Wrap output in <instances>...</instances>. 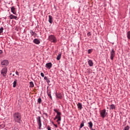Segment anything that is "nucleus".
I'll return each mask as SVG.
<instances>
[{"mask_svg":"<svg viewBox=\"0 0 130 130\" xmlns=\"http://www.w3.org/2000/svg\"><path fill=\"white\" fill-rule=\"evenodd\" d=\"M13 118L14 119L15 122H17L21 124L22 123V114L19 112H15L13 114Z\"/></svg>","mask_w":130,"mask_h":130,"instance_id":"obj_1","label":"nucleus"},{"mask_svg":"<svg viewBox=\"0 0 130 130\" xmlns=\"http://www.w3.org/2000/svg\"><path fill=\"white\" fill-rule=\"evenodd\" d=\"M48 39L50 42L53 43H56L57 42V39H56V37L54 36V35H51L49 36Z\"/></svg>","mask_w":130,"mask_h":130,"instance_id":"obj_2","label":"nucleus"},{"mask_svg":"<svg viewBox=\"0 0 130 130\" xmlns=\"http://www.w3.org/2000/svg\"><path fill=\"white\" fill-rule=\"evenodd\" d=\"M108 113L106 112V109H104L100 111V116L102 118H105L107 116Z\"/></svg>","mask_w":130,"mask_h":130,"instance_id":"obj_3","label":"nucleus"},{"mask_svg":"<svg viewBox=\"0 0 130 130\" xmlns=\"http://www.w3.org/2000/svg\"><path fill=\"white\" fill-rule=\"evenodd\" d=\"M37 122L39 125V129H41V126H42V124L41 123V117L40 116H38L36 117Z\"/></svg>","mask_w":130,"mask_h":130,"instance_id":"obj_4","label":"nucleus"},{"mask_svg":"<svg viewBox=\"0 0 130 130\" xmlns=\"http://www.w3.org/2000/svg\"><path fill=\"white\" fill-rule=\"evenodd\" d=\"M7 73H8V69L7 68H3L1 70V75L4 77V78H6V77H7Z\"/></svg>","mask_w":130,"mask_h":130,"instance_id":"obj_5","label":"nucleus"},{"mask_svg":"<svg viewBox=\"0 0 130 130\" xmlns=\"http://www.w3.org/2000/svg\"><path fill=\"white\" fill-rule=\"evenodd\" d=\"M114 56H115V51H114V49H112L110 51V58L111 60H113Z\"/></svg>","mask_w":130,"mask_h":130,"instance_id":"obj_6","label":"nucleus"},{"mask_svg":"<svg viewBox=\"0 0 130 130\" xmlns=\"http://www.w3.org/2000/svg\"><path fill=\"white\" fill-rule=\"evenodd\" d=\"M1 64L3 67H6V66H8L9 64V61L8 60H4L1 62Z\"/></svg>","mask_w":130,"mask_h":130,"instance_id":"obj_7","label":"nucleus"},{"mask_svg":"<svg viewBox=\"0 0 130 130\" xmlns=\"http://www.w3.org/2000/svg\"><path fill=\"white\" fill-rule=\"evenodd\" d=\"M55 95L56 98L58 99H62V94L60 93H57L56 92H55Z\"/></svg>","mask_w":130,"mask_h":130,"instance_id":"obj_8","label":"nucleus"},{"mask_svg":"<svg viewBox=\"0 0 130 130\" xmlns=\"http://www.w3.org/2000/svg\"><path fill=\"white\" fill-rule=\"evenodd\" d=\"M46 68L48 69V70H50L51 68H52V63L51 62H48L46 64Z\"/></svg>","mask_w":130,"mask_h":130,"instance_id":"obj_9","label":"nucleus"},{"mask_svg":"<svg viewBox=\"0 0 130 130\" xmlns=\"http://www.w3.org/2000/svg\"><path fill=\"white\" fill-rule=\"evenodd\" d=\"M53 111H54V112H56V113H57V116H60V115H61V113L59 112L58 110H57V109H54Z\"/></svg>","mask_w":130,"mask_h":130,"instance_id":"obj_10","label":"nucleus"},{"mask_svg":"<svg viewBox=\"0 0 130 130\" xmlns=\"http://www.w3.org/2000/svg\"><path fill=\"white\" fill-rule=\"evenodd\" d=\"M33 42L35 44H40V40H39L38 39H35L33 40Z\"/></svg>","mask_w":130,"mask_h":130,"instance_id":"obj_11","label":"nucleus"},{"mask_svg":"<svg viewBox=\"0 0 130 130\" xmlns=\"http://www.w3.org/2000/svg\"><path fill=\"white\" fill-rule=\"evenodd\" d=\"M53 22V18L52 17V16L51 15H49V22L50 23V24H52Z\"/></svg>","mask_w":130,"mask_h":130,"instance_id":"obj_12","label":"nucleus"},{"mask_svg":"<svg viewBox=\"0 0 130 130\" xmlns=\"http://www.w3.org/2000/svg\"><path fill=\"white\" fill-rule=\"evenodd\" d=\"M47 93L48 96H49L50 99H51V100H52V96H51V91L50 90H47Z\"/></svg>","mask_w":130,"mask_h":130,"instance_id":"obj_13","label":"nucleus"},{"mask_svg":"<svg viewBox=\"0 0 130 130\" xmlns=\"http://www.w3.org/2000/svg\"><path fill=\"white\" fill-rule=\"evenodd\" d=\"M9 18L11 19V20H12V19H15V20H17V18H18V17L13 15V14H11L9 16Z\"/></svg>","mask_w":130,"mask_h":130,"instance_id":"obj_14","label":"nucleus"},{"mask_svg":"<svg viewBox=\"0 0 130 130\" xmlns=\"http://www.w3.org/2000/svg\"><path fill=\"white\" fill-rule=\"evenodd\" d=\"M88 127H89V129H92V128H93V123H92V121H90L88 123Z\"/></svg>","mask_w":130,"mask_h":130,"instance_id":"obj_15","label":"nucleus"},{"mask_svg":"<svg viewBox=\"0 0 130 130\" xmlns=\"http://www.w3.org/2000/svg\"><path fill=\"white\" fill-rule=\"evenodd\" d=\"M88 63L89 67H93L94 63H93V61L92 60H89L88 61Z\"/></svg>","mask_w":130,"mask_h":130,"instance_id":"obj_16","label":"nucleus"},{"mask_svg":"<svg viewBox=\"0 0 130 130\" xmlns=\"http://www.w3.org/2000/svg\"><path fill=\"white\" fill-rule=\"evenodd\" d=\"M44 80H45V81H46V82L48 84H49V83H50V80L49 78H47V77L45 76L44 78Z\"/></svg>","mask_w":130,"mask_h":130,"instance_id":"obj_17","label":"nucleus"},{"mask_svg":"<svg viewBox=\"0 0 130 130\" xmlns=\"http://www.w3.org/2000/svg\"><path fill=\"white\" fill-rule=\"evenodd\" d=\"M77 107L79 109H82L83 108L82 104L81 103H78V104H77Z\"/></svg>","mask_w":130,"mask_h":130,"instance_id":"obj_18","label":"nucleus"},{"mask_svg":"<svg viewBox=\"0 0 130 130\" xmlns=\"http://www.w3.org/2000/svg\"><path fill=\"white\" fill-rule=\"evenodd\" d=\"M110 109L111 110H113V109H115V105L114 104H112L110 105Z\"/></svg>","mask_w":130,"mask_h":130,"instance_id":"obj_19","label":"nucleus"},{"mask_svg":"<svg viewBox=\"0 0 130 130\" xmlns=\"http://www.w3.org/2000/svg\"><path fill=\"white\" fill-rule=\"evenodd\" d=\"M15 7H11V12L12 13H13V14H14V15H16V12H15Z\"/></svg>","mask_w":130,"mask_h":130,"instance_id":"obj_20","label":"nucleus"},{"mask_svg":"<svg viewBox=\"0 0 130 130\" xmlns=\"http://www.w3.org/2000/svg\"><path fill=\"white\" fill-rule=\"evenodd\" d=\"M17 86V79H15L13 82V88H16Z\"/></svg>","mask_w":130,"mask_h":130,"instance_id":"obj_21","label":"nucleus"},{"mask_svg":"<svg viewBox=\"0 0 130 130\" xmlns=\"http://www.w3.org/2000/svg\"><path fill=\"white\" fill-rule=\"evenodd\" d=\"M41 102H42V100L41 97H39L38 99V103H39V104H41Z\"/></svg>","mask_w":130,"mask_h":130,"instance_id":"obj_22","label":"nucleus"},{"mask_svg":"<svg viewBox=\"0 0 130 130\" xmlns=\"http://www.w3.org/2000/svg\"><path fill=\"white\" fill-rule=\"evenodd\" d=\"M127 38L130 40V30L127 32Z\"/></svg>","mask_w":130,"mask_h":130,"instance_id":"obj_23","label":"nucleus"},{"mask_svg":"<svg viewBox=\"0 0 130 130\" xmlns=\"http://www.w3.org/2000/svg\"><path fill=\"white\" fill-rule=\"evenodd\" d=\"M61 58V54H59L56 57L57 60H59Z\"/></svg>","mask_w":130,"mask_h":130,"instance_id":"obj_24","label":"nucleus"},{"mask_svg":"<svg viewBox=\"0 0 130 130\" xmlns=\"http://www.w3.org/2000/svg\"><path fill=\"white\" fill-rule=\"evenodd\" d=\"M29 85H30L29 86L30 88H33V87H34V83L32 81L29 82Z\"/></svg>","mask_w":130,"mask_h":130,"instance_id":"obj_25","label":"nucleus"},{"mask_svg":"<svg viewBox=\"0 0 130 130\" xmlns=\"http://www.w3.org/2000/svg\"><path fill=\"white\" fill-rule=\"evenodd\" d=\"M29 32L31 36H34V34H35V31H33V30H30Z\"/></svg>","mask_w":130,"mask_h":130,"instance_id":"obj_26","label":"nucleus"},{"mask_svg":"<svg viewBox=\"0 0 130 130\" xmlns=\"http://www.w3.org/2000/svg\"><path fill=\"white\" fill-rule=\"evenodd\" d=\"M60 120H61V117L60 116H59L57 117V122H58L59 124V122H58V121H60Z\"/></svg>","mask_w":130,"mask_h":130,"instance_id":"obj_27","label":"nucleus"},{"mask_svg":"<svg viewBox=\"0 0 130 130\" xmlns=\"http://www.w3.org/2000/svg\"><path fill=\"white\" fill-rule=\"evenodd\" d=\"M84 121H82L81 122V123L80 124V128H82V127H83V126H84Z\"/></svg>","mask_w":130,"mask_h":130,"instance_id":"obj_28","label":"nucleus"},{"mask_svg":"<svg viewBox=\"0 0 130 130\" xmlns=\"http://www.w3.org/2000/svg\"><path fill=\"white\" fill-rule=\"evenodd\" d=\"M124 130H129V126L126 125L124 127Z\"/></svg>","mask_w":130,"mask_h":130,"instance_id":"obj_29","label":"nucleus"},{"mask_svg":"<svg viewBox=\"0 0 130 130\" xmlns=\"http://www.w3.org/2000/svg\"><path fill=\"white\" fill-rule=\"evenodd\" d=\"M4 32V27H1L0 28V34H2Z\"/></svg>","mask_w":130,"mask_h":130,"instance_id":"obj_30","label":"nucleus"},{"mask_svg":"<svg viewBox=\"0 0 130 130\" xmlns=\"http://www.w3.org/2000/svg\"><path fill=\"white\" fill-rule=\"evenodd\" d=\"M92 51H93V49H88V54L92 53Z\"/></svg>","mask_w":130,"mask_h":130,"instance_id":"obj_31","label":"nucleus"},{"mask_svg":"<svg viewBox=\"0 0 130 130\" xmlns=\"http://www.w3.org/2000/svg\"><path fill=\"white\" fill-rule=\"evenodd\" d=\"M43 114L44 115H45V116H46V117H48V115L47 114V113H45V112H44V113H43Z\"/></svg>","mask_w":130,"mask_h":130,"instance_id":"obj_32","label":"nucleus"},{"mask_svg":"<svg viewBox=\"0 0 130 130\" xmlns=\"http://www.w3.org/2000/svg\"><path fill=\"white\" fill-rule=\"evenodd\" d=\"M47 129L48 130H51V127H50V126L48 125V126H47Z\"/></svg>","mask_w":130,"mask_h":130,"instance_id":"obj_33","label":"nucleus"},{"mask_svg":"<svg viewBox=\"0 0 130 130\" xmlns=\"http://www.w3.org/2000/svg\"><path fill=\"white\" fill-rule=\"evenodd\" d=\"M91 32H88L87 34V36H91Z\"/></svg>","mask_w":130,"mask_h":130,"instance_id":"obj_34","label":"nucleus"},{"mask_svg":"<svg viewBox=\"0 0 130 130\" xmlns=\"http://www.w3.org/2000/svg\"><path fill=\"white\" fill-rule=\"evenodd\" d=\"M41 77H42L43 78H44V74L43 73H41Z\"/></svg>","mask_w":130,"mask_h":130,"instance_id":"obj_35","label":"nucleus"},{"mask_svg":"<svg viewBox=\"0 0 130 130\" xmlns=\"http://www.w3.org/2000/svg\"><path fill=\"white\" fill-rule=\"evenodd\" d=\"M15 74L17 76H19V72H18V71H16Z\"/></svg>","mask_w":130,"mask_h":130,"instance_id":"obj_36","label":"nucleus"},{"mask_svg":"<svg viewBox=\"0 0 130 130\" xmlns=\"http://www.w3.org/2000/svg\"><path fill=\"white\" fill-rule=\"evenodd\" d=\"M58 116H57V115L55 116V118H54V120H55V119H57Z\"/></svg>","mask_w":130,"mask_h":130,"instance_id":"obj_37","label":"nucleus"},{"mask_svg":"<svg viewBox=\"0 0 130 130\" xmlns=\"http://www.w3.org/2000/svg\"><path fill=\"white\" fill-rule=\"evenodd\" d=\"M53 125H54V126L55 127H57V125L55 124H53Z\"/></svg>","mask_w":130,"mask_h":130,"instance_id":"obj_38","label":"nucleus"},{"mask_svg":"<svg viewBox=\"0 0 130 130\" xmlns=\"http://www.w3.org/2000/svg\"><path fill=\"white\" fill-rule=\"evenodd\" d=\"M2 53H3V50H0V54H2Z\"/></svg>","mask_w":130,"mask_h":130,"instance_id":"obj_39","label":"nucleus"},{"mask_svg":"<svg viewBox=\"0 0 130 130\" xmlns=\"http://www.w3.org/2000/svg\"><path fill=\"white\" fill-rule=\"evenodd\" d=\"M36 35H37V34H36V33L35 32L34 36H36Z\"/></svg>","mask_w":130,"mask_h":130,"instance_id":"obj_40","label":"nucleus"},{"mask_svg":"<svg viewBox=\"0 0 130 130\" xmlns=\"http://www.w3.org/2000/svg\"><path fill=\"white\" fill-rule=\"evenodd\" d=\"M13 77H15V74L12 75Z\"/></svg>","mask_w":130,"mask_h":130,"instance_id":"obj_41","label":"nucleus"},{"mask_svg":"<svg viewBox=\"0 0 130 130\" xmlns=\"http://www.w3.org/2000/svg\"><path fill=\"white\" fill-rule=\"evenodd\" d=\"M90 130H95V129H93V128H92V129H90Z\"/></svg>","mask_w":130,"mask_h":130,"instance_id":"obj_42","label":"nucleus"},{"mask_svg":"<svg viewBox=\"0 0 130 130\" xmlns=\"http://www.w3.org/2000/svg\"><path fill=\"white\" fill-rule=\"evenodd\" d=\"M57 130H59V129H57Z\"/></svg>","mask_w":130,"mask_h":130,"instance_id":"obj_43","label":"nucleus"}]
</instances>
